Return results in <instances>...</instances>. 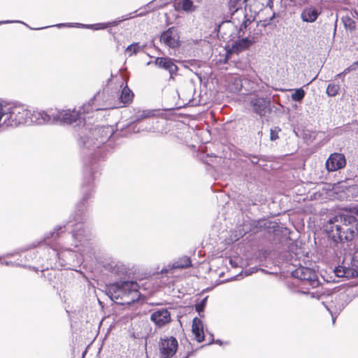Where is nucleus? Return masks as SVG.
<instances>
[{"label":"nucleus","mask_w":358,"mask_h":358,"mask_svg":"<svg viewBox=\"0 0 358 358\" xmlns=\"http://www.w3.org/2000/svg\"><path fill=\"white\" fill-rule=\"evenodd\" d=\"M292 275L301 281L299 286L303 294L309 293L310 288L317 287L320 284L315 270L308 267L300 266L296 268L292 271Z\"/></svg>","instance_id":"39448f33"},{"label":"nucleus","mask_w":358,"mask_h":358,"mask_svg":"<svg viewBox=\"0 0 358 358\" xmlns=\"http://www.w3.org/2000/svg\"><path fill=\"white\" fill-rule=\"evenodd\" d=\"M138 285L134 281H124L107 286L106 294L117 303L130 305L138 300Z\"/></svg>","instance_id":"f03ea898"},{"label":"nucleus","mask_w":358,"mask_h":358,"mask_svg":"<svg viewBox=\"0 0 358 358\" xmlns=\"http://www.w3.org/2000/svg\"><path fill=\"white\" fill-rule=\"evenodd\" d=\"M57 26L60 27L66 26V24H59Z\"/></svg>","instance_id":"4c0bfd02"},{"label":"nucleus","mask_w":358,"mask_h":358,"mask_svg":"<svg viewBox=\"0 0 358 358\" xmlns=\"http://www.w3.org/2000/svg\"><path fill=\"white\" fill-rule=\"evenodd\" d=\"M138 15L141 16V15H143V14L142 13H139V14H138Z\"/></svg>","instance_id":"a18cd8bd"},{"label":"nucleus","mask_w":358,"mask_h":358,"mask_svg":"<svg viewBox=\"0 0 358 358\" xmlns=\"http://www.w3.org/2000/svg\"><path fill=\"white\" fill-rule=\"evenodd\" d=\"M357 215H358V209H357Z\"/></svg>","instance_id":"49530a36"},{"label":"nucleus","mask_w":358,"mask_h":358,"mask_svg":"<svg viewBox=\"0 0 358 358\" xmlns=\"http://www.w3.org/2000/svg\"><path fill=\"white\" fill-rule=\"evenodd\" d=\"M132 17H134L133 13H129L128 15L126 16V17L123 18L121 20L113 21L112 22H108V23H106V24L99 23V24L90 25V27H95L96 29H106V28L108 27L109 26H115L120 22H122L123 20H128V19H130V18H132Z\"/></svg>","instance_id":"412c9836"},{"label":"nucleus","mask_w":358,"mask_h":358,"mask_svg":"<svg viewBox=\"0 0 358 358\" xmlns=\"http://www.w3.org/2000/svg\"><path fill=\"white\" fill-rule=\"evenodd\" d=\"M343 308V306H342V307H339V308H338V311H341V310H342Z\"/></svg>","instance_id":"58836bf2"},{"label":"nucleus","mask_w":358,"mask_h":358,"mask_svg":"<svg viewBox=\"0 0 358 358\" xmlns=\"http://www.w3.org/2000/svg\"><path fill=\"white\" fill-rule=\"evenodd\" d=\"M202 0H175L173 6L177 11L193 13L198 9Z\"/></svg>","instance_id":"f8f14e48"},{"label":"nucleus","mask_w":358,"mask_h":358,"mask_svg":"<svg viewBox=\"0 0 358 358\" xmlns=\"http://www.w3.org/2000/svg\"><path fill=\"white\" fill-rule=\"evenodd\" d=\"M339 90L340 86L338 85L331 83L329 84L327 88V94L329 96H334L338 93Z\"/></svg>","instance_id":"b1692460"},{"label":"nucleus","mask_w":358,"mask_h":358,"mask_svg":"<svg viewBox=\"0 0 358 358\" xmlns=\"http://www.w3.org/2000/svg\"><path fill=\"white\" fill-rule=\"evenodd\" d=\"M357 66H358V61L353 63L352 65H350L349 66V68L350 69V71H354L357 69Z\"/></svg>","instance_id":"72a5a7b5"},{"label":"nucleus","mask_w":358,"mask_h":358,"mask_svg":"<svg viewBox=\"0 0 358 358\" xmlns=\"http://www.w3.org/2000/svg\"><path fill=\"white\" fill-rule=\"evenodd\" d=\"M350 71V69L349 67H348L347 69H345L342 73L341 74H347L348 73H349Z\"/></svg>","instance_id":"f704fd0d"},{"label":"nucleus","mask_w":358,"mask_h":358,"mask_svg":"<svg viewBox=\"0 0 358 358\" xmlns=\"http://www.w3.org/2000/svg\"><path fill=\"white\" fill-rule=\"evenodd\" d=\"M327 309L330 312L331 316H332V320H333V322H335V318L334 317V310H333V308L331 306H326Z\"/></svg>","instance_id":"2f4dec72"},{"label":"nucleus","mask_w":358,"mask_h":358,"mask_svg":"<svg viewBox=\"0 0 358 358\" xmlns=\"http://www.w3.org/2000/svg\"><path fill=\"white\" fill-rule=\"evenodd\" d=\"M140 49V45L138 43H133L130 45H129L126 48V52L128 54L129 57L132 56L133 55H135L138 52V51Z\"/></svg>","instance_id":"393cba45"},{"label":"nucleus","mask_w":358,"mask_h":358,"mask_svg":"<svg viewBox=\"0 0 358 358\" xmlns=\"http://www.w3.org/2000/svg\"><path fill=\"white\" fill-rule=\"evenodd\" d=\"M192 333L198 342H201L204 339L203 324L201 320L194 318L192 322Z\"/></svg>","instance_id":"f3484780"},{"label":"nucleus","mask_w":358,"mask_h":358,"mask_svg":"<svg viewBox=\"0 0 358 358\" xmlns=\"http://www.w3.org/2000/svg\"><path fill=\"white\" fill-rule=\"evenodd\" d=\"M250 106L255 113L264 116L270 106V100L267 98L253 96L250 99Z\"/></svg>","instance_id":"9b49d317"},{"label":"nucleus","mask_w":358,"mask_h":358,"mask_svg":"<svg viewBox=\"0 0 358 358\" xmlns=\"http://www.w3.org/2000/svg\"><path fill=\"white\" fill-rule=\"evenodd\" d=\"M54 109H50L46 111L38 110H30L29 123L36 124H54Z\"/></svg>","instance_id":"0eeeda50"},{"label":"nucleus","mask_w":358,"mask_h":358,"mask_svg":"<svg viewBox=\"0 0 358 358\" xmlns=\"http://www.w3.org/2000/svg\"><path fill=\"white\" fill-rule=\"evenodd\" d=\"M191 266V260L187 257H182L178 261L175 262L173 265V268H186Z\"/></svg>","instance_id":"aec40b11"},{"label":"nucleus","mask_w":358,"mask_h":358,"mask_svg":"<svg viewBox=\"0 0 358 358\" xmlns=\"http://www.w3.org/2000/svg\"><path fill=\"white\" fill-rule=\"evenodd\" d=\"M246 23H247V21H246V20H245V21L243 22V24H241V30H242L243 27L246 28V26H247V25H246Z\"/></svg>","instance_id":"c9c22d12"},{"label":"nucleus","mask_w":358,"mask_h":358,"mask_svg":"<svg viewBox=\"0 0 358 358\" xmlns=\"http://www.w3.org/2000/svg\"><path fill=\"white\" fill-rule=\"evenodd\" d=\"M216 343H220V344L221 343H220V341L219 340H217V341H216Z\"/></svg>","instance_id":"37998d69"},{"label":"nucleus","mask_w":358,"mask_h":358,"mask_svg":"<svg viewBox=\"0 0 358 358\" xmlns=\"http://www.w3.org/2000/svg\"><path fill=\"white\" fill-rule=\"evenodd\" d=\"M305 96V92L302 88L296 90L291 95L292 99L295 101H301Z\"/></svg>","instance_id":"5701e85b"},{"label":"nucleus","mask_w":358,"mask_h":358,"mask_svg":"<svg viewBox=\"0 0 358 358\" xmlns=\"http://www.w3.org/2000/svg\"><path fill=\"white\" fill-rule=\"evenodd\" d=\"M351 267L338 266L334 272L339 278H352L358 276V250L355 252L351 262Z\"/></svg>","instance_id":"6e6552de"},{"label":"nucleus","mask_w":358,"mask_h":358,"mask_svg":"<svg viewBox=\"0 0 358 358\" xmlns=\"http://www.w3.org/2000/svg\"><path fill=\"white\" fill-rule=\"evenodd\" d=\"M262 6L268 7L270 9L273 8V0H260Z\"/></svg>","instance_id":"7c9ffc66"},{"label":"nucleus","mask_w":358,"mask_h":358,"mask_svg":"<svg viewBox=\"0 0 358 358\" xmlns=\"http://www.w3.org/2000/svg\"><path fill=\"white\" fill-rule=\"evenodd\" d=\"M62 227H59L58 228H57L55 229L56 231L52 232V236L54 237V238H56L58 236V234H59L58 231L62 230Z\"/></svg>","instance_id":"473e14b6"},{"label":"nucleus","mask_w":358,"mask_h":358,"mask_svg":"<svg viewBox=\"0 0 358 358\" xmlns=\"http://www.w3.org/2000/svg\"><path fill=\"white\" fill-rule=\"evenodd\" d=\"M243 86V80L238 78H234V92H239Z\"/></svg>","instance_id":"cd10ccee"},{"label":"nucleus","mask_w":358,"mask_h":358,"mask_svg":"<svg viewBox=\"0 0 358 358\" xmlns=\"http://www.w3.org/2000/svg\"><path fill=\"white\" fill-rule=\"evenodd\" d=\"M83 224L80 223L76 224V228L73 230L72 236L74 239L73 244L74 248L83 245L87 242L85 236L83 234L85 231L82 229Z\"/></svg>","instance_id":"dca6fc26"},{"label":"nucleus","mask_w":358,"mask_h":358,"mask_svg":"<svg viewBox=\"0 0 358 358\" xmlns=\"http://www.w3.org/2000/svg\"><path fill=\"white\" fill-rule=\"evenodd\" d=\"M134 94L131 90L127 87H124L120 95V101L124 104L130 103L133 99Z\"/></svg>","instance_id":"6ab92c4d"},{"label":"nucleus","mask_w":358,"mask_h":358,"mask_svg":"<svg viewBox=\"0 0 358 358\" xmlns=\"http://www.w3.org/2000/svg\"><path fill=\"white\" fill-rule=\"evenodd\" d=\"M357 220L351 215H339L335 216L327 226V231L330 238L334 242L352 240L357 229Z\"/></svg>","instance_id":"f257e3e1"},{"label":"nucleus","mask_w":358,"mask_h":358,"mask_svg":"<svg viewBox=\"0 0 358 358\" xmlns=\"http://www.w3.org/2000/svg\"><path fill=\"white\" fill-rule=\"evenodd\" d=\"M30 110L22 105L0 106V127H17L29 123Z\"/></svg>","instance_id":"20e7f679"},{"label":"nucleus","mask_w":358,"mask_h":358,"mask_svg":"<svg viewBox=\"0 0 358 358\" xmlns=\"http://www.w3.org/2000/svg\"><path fill=\"white\" fill-rule=\"evenodd\" d=\"M178 343L173 336L162 338L159 342V356L161 358H171L177 352Z\"/></svg>","instance_id":"423d86ee"},{"label":"nucleus","mask_w":358,"mask_h":358,"mask_svg":"<svg viewBox=\"0 0 358 358\" xmlns=\"http://www.w3.org/2000/svg\"><path fill=\"white\" fill-rule=\"evenodd\" d=\"M252 43L248 38H243L232 44L231 50L234 52H241L249 48Z\"/></svg>","instance_id":"a211bd4d"},{"label":"nucleus","mask_w":358,"mask_h":358,"mask_svg":"<svg viewBox=\"0 0 358 358\" xmlns=\"http://www.w3.org/2000/svg\"><path fill=\"white\" fill-rule=\"evenodd\" d=\"M206 300L207 298H205L201 301L200 303L196 305V310L197 312L200 313L203 311L204 306L206 305Z\"/></svg>","instance_id":"c756f323"},{"label":"nucleus","mask_w":358,"mask_h":358,"mask_svg":"<svg viewBox=\"0 0 358 358\" xmlns=\"http://www.w3.org/2000/svg\"><path fill=\"white\" fill-rule=\"evenodd\" d=\"M150 320L157 327L162 328L171 322V313L167 308L157 309L151 313Z\"/></svg>","instance_id":"1a4fd4ad"},{"label":"nucleus","mask_w":358,"mask_h":358,"mask_svg":"<svg viewBox=\"0 0 358 358\" xmlns=\"http://www.w3.org/2000/svg\"><path fill=\"white\" fill-rule=\"evenodd\" d=\"M274 17H275V13H273V15H272V17L271 18V20H272Z\"/></svg>","instance_id":"ea45409f"},{"label":"nucleus","mask_w":358,"mask_h":358,"mask_svg":"<svg viewBox=\"0 0 358 358\" xmlns=\"http://www.w3.org/2000/svg\"><path fill=\"white\" fill-rule=\"evenodd\" d=\"M320 12L314 6L306 7L301 13V18L303 22H314L317 19Z\"/></svg>","instance_id":"2eb2a0df"},{"label":"nucleus","mask_w":358,"mask_h":358,"mask_svg":"<svg viewBox=\"0 0 358 358\" xmlns=\"http://www.w3.org/2000/svg\"><path fill=\"white\" fill-rule=\"evenodd\" d=\"M99 98L100 94L95 95L88 103L83 105L79 111L75 110H71L70 109L62 110L54 109L55 123L71 124L74 122H78V125L84 124L85 119L82 117V115L88 114L93 110H106L113 108L110 106L99 107V106L95 103Z\"/></svg>","instance_id":"7ed1b4c3"},{"label":"nucleus","mask_w":358,"mask_h":358,"mask_svg":"<svg viewBox=\"0 0 358 358\" xmlns=\"http://www.w3.org/2000/svg\"><path fill=\"white\" fill-rule=\"evenodd\" d=\"M161 41L171 48H175L180 45V36L178 29L174 27L169 28L161 36Z\"/></svg>","instance_id":"9d476101"},{"label":"nucleus","mask_w":358,"mask_h":358,"mask_svg":"<svg viewBox=\"0 0 358 358\" xmlns=\"http://www.w3.org/2000/svg\"><path fill=\"white\" fill-rule=\"evenodd\" d=\"M155 64L159 67L169 71L171 77L178 71L177 66L173 63L171 59L168 57H157L155 61Z\"/></svg>","instance_id":"4468645a"},{"label":"nucleus","mask_w":358,"mask_h":358,"mask_svg":"<svg viewBox=\"0 0 358 358\" xmlns=\"http://www.w3.org/2000/svg\"><path fill=\"white\" fill-rule=\"evenodd\" d=\"M10 22H14V21H3V22H0V24H2V23H10Z\"/></svg>","instance_id":"e433bc0d"},{"label":"nucleus","mask_w":358,"mask_h":358,"mask_svg":"<svg viewBox=\"0 0 358 358\" xmlns=\"http://www.w3.org/2000/svg\"><path fill=\"white\" fill-rule=\"evenodd\" d=\"M83 144H84L85 145H86V146H88V145H87V142H85V141H84V142H83Z\"/></svg>","instance_id":"79ce46f5"},{"label":"nucleus","mask_w":358,"mask_h":358,"mask_svg":"<svg viewBox=\"0 0 358 358\" xmlns=\"http://www.w3.org/2000/svg\"><path fill=\"white\" fill-rule=\"evenodd\" d=\"M155 115V110H143L137 112L135 115V120L136 122L141 121L143 119L148 118Z\"/></svg>","instance_id":"4be33fe9"},{"label":"nucleus","mask_w":358,"mask_h":358,"mask_svg":"<svg viewBox=\"0 0 358 358\" xmlns=\"http://www.w3.org/2000/svg\"><path fill=\"white\" fill-rule=\"evenodd\" d=\"M280 129H278L277 128L275 129H271L270 130V138L271 141H275L277 138H278V131Z\"/></svg>","instance_id":"c85d7f7f"},{"label":"nucleus","mask_w":358,"mask_h":358,"mask_svg":"<svg viewBox=\"0 0 358 358\" xmlns=\"http://www.w3.org/2000/svg\"><path fill=\"white\" fill-rule=\"evenodd\" d=\"M345 164V158L343 155L334 153L327 160L326 167L329 171H335L343 168Z\"/></svg>","instance_id":"ddd939ff"},{"label":"nucleus","mask_w":358,"mask_h":358,"mask_svg":"<svg viewBox=\"0 0 358 358\" xmlns=\"http://www.w3.org/2000/svg\"><path fill=\"white\" fill-rule=\"evenodd\" d=\"M246 0H229V6L230 9H234L237 10L239 8L241 7L242 4Z\"/></svg>","instance_id":"bb28decb"},{"label":"nucleus","mask_w":358,"mask_h":358,"mask_svg":"<svg viewBox=\"0 0 358 358\" xmlns=\"http://www.w3.org/2000/svg\"><path fill=\"white\" fill-rule=\"evenodd\" d=\"M230 263L231 265H234V263L232 262V260H230Z\"/></svg>","instance_id":"c03bdc74"},{"label":"nucleus","mask_w":358,"mask_h":358,"mask_svg":"<svg viewBox=\"0 0 358 358\" xmlns=\"http://www.w3.org/2000/svg\"><path fill=\"white\" fill-rule=\"evenodd\" d=\"M343 24L347 29L350 31L354 30L355 28V22L350 17H345L343 18Z\"/></svg>","instance_id":"a878e982"},{"label":"nucleus","mask_w":358,"mask_h":358,"mask_svg":"<svg viewBox=\"0 0 358 358\" xmlns=\"http://www.w3.org/2000/svg\"><path fill=\"white\" fill-rule=\"evenodd\" d=\"M342 75H343V74H341V73L338 74L336 76H337V77H341Z\"/></svg>","instance_id":"a19ab883"}]
</instances>
